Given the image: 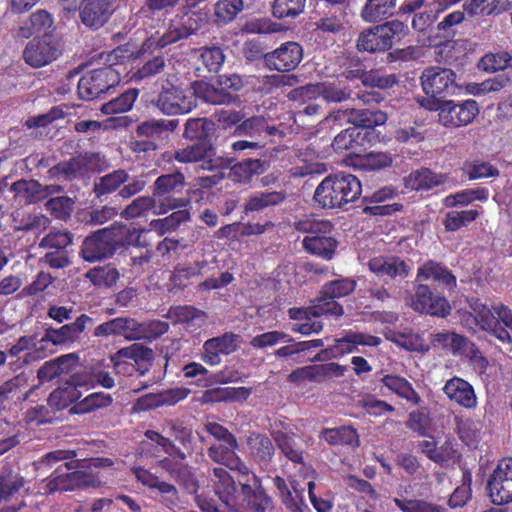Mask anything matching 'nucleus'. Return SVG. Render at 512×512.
<instances>
[{"label":"nucleus","mask_w":512,"mask_h":512,"mask_svg":"<svg viewBox=\"0 0 512 512\" xmlns=\"http://www.w3.org/2000/svg\"><path fill=\"white\" fill-rule=\"evenodd\" d=\"M24 484L25 480L19 473L4 466L0 471V502L9 500Z\"/></svg>","instance_id":"bf43d9fd"},{"label":"nucleus","mask_w":512,"mask_h":512,"mask_svg":"<svg viewBox=\"0 0 512 512\" xmlns=\"http://www.w3.org/2000/svg\"><path fill=\"white\" fill-rule=\"evenodd\" d=\"M127 233L126 225L114 222L88 235L82 242L79 254L90 263L111 258L119 248L125 246Z\"/></svg>","instance_id":"7ed1b4c3"},{"label":"nucleus","mask_w":512,"mask_h":512,"mask_svg":"<svg viewBox=\"0 0 512 512\" xmlns=\"http://www.w3.org/2000/svg\"><path fill=\"white\" fill-rule=\"evenodd\" d=\"M81 392L73 384H66L53 390L48 398V404L56 410H63L79 401Z\"/></svg>","instance_id":"13d9d810"},{"label":"nucleus","mask_w":512,"mask_h":512,"mask_svg":"<svg viewBox=\"0 0 512 512\" xmlns=\"http://www.w3.org/2000/svg\"><path fill=\"white\" fill-rule=\"evenodd\" d=\"M407 306L415 312L445 318L451 312V306L446 297L428 284L415 282L413 292L405 298Z\"/></svg>","instance_id":"9d476101"},{"label":"nucleus","mask_w":512,"mask_h":512,"mask_svg":"<svg viewBox=\"0 0 512 512\" xmlns=\"http://www.w3.org/2000/svg\"><path fill=\"white\" fill-rule=\"evenodd\" d=\"M246 444L251 460L261 469H269L276 451L272 440L266 434L252 431L246 436Z\"/></svg>","instance_id":"393cba45"},{"label":"nucleus","mask_w":512,"mask_h":512,"mask_svg":"<svg viewBox=\"0 0 512 512\" xmlns=\"http://www.w3.org/2000/svg\"><path fill=\"white\" fill-rule=\"evenodd\" d=\"M406 26L399 20H392L361 32L357 49L361 52H382L389 50L395 41L405 35Z\"/></svg>","instance_id":"1a4fd4ad"},{"label":"nucleus","mask_w":512,"mask_h":512,"mask_svg":"<svg viewBox=\"0 0 512 512\" xmlns=\"http://www.w3.org/2000/svg\"><path fill=\"white\" fill-rule=\"evenodd\" d=\"M244 9L243 0H218L214 5L215 22L225 25L236 19Z\"/></svg>","instance_id":"69168bd1"},{"label":"nucleus","mask_w":512,"mask_h":512,"mask_svg":"<svg viewBox=\"0 0 512 512\" xmlns=\"http://www.w3.org/2000/svg\"><path fill=\"white\" fill-rule=\"evenodd\" d=\"M443 392L451 401L466 409H473L477 406V397L473 386L460 377L454 376L449 379L443 387Z\"/></svg>","instance_id":"7c9ffc66"},{"label":"nucleus","mask_w":512,"mask_h":512,"mask_svg":"<svg viewBox=\"0 0 512 512\" xmlns=\"http://www.w3.org/2000/svg\"><path fill=\"white\" fill-rule=\"evenodd\" d=\"M397 0H366L361 10L365 22L376 23L394 15Z\"/></svg>","instance_id":"49530a36"},{"label":"nucleus","mask_w":512,"mask_h":512,"mask_svg":"<svg viewBox=\"0 0 512 512\" xmlns=\"http://www.w3.org/2000/svg\"><path fill=\"white\" fill-rule=\"evenodd\" d=\"M431 111H439V120L445 127H461L470 124L479 114V105L474 99L462 102L446 100L432 101Z\"/></svg>","instance_id":"9b49d317"},{"label":"nucleus","mask_w":512,"mask_h":512,"mask_svg":"<svg viewBox=\"0 0 512 512\" xmlns=\"http://www.w3.org/2000/svg\"><path fill=\"white\" fill-rule=\"evenodd\" d=\"M362 192L360 180L353 174L338 172L326 176L316 187L313 200L323 209H341L356 201Z\"/></svg>","instance_id":"f03ea898"},{"label":"nucleus","mask_w":512,"mask_h":512,"mask_svg":"<svg viewBox=\"0 0 512 512\" xmlns=\"http://www.w3.org/2000/svg\"><path fill=\"white\" fill-rule=\"evenodd\" d=\"M207 266V261H196L193 264L185 265L178 263L169 277V284L172 289L184 290L191 283L193 278L202 275V270Z\"/></svg>","instance_id":"4c0bfd02"},{"label":"nucleus","mask_w":512,"mask_h":512,"mask_svg":"<svg viewBox=\"0 0 512 512\" xmlns=\"http://www.w3.org/2000/svg\"><path fill=\"white\" fill-rule=\"evenodd\" d=\"M75 450H53L44 454L40 462L47 466H52L62 460H71L59 465L51 475L46 479V489L48 493L74 491L80 486V461H73L76 457Z\"/></svg>","instance_id":"423d86ee"},{"label":"nucleus","mask_w":512,"mask_h":512,"mask_svg":"<svg viewBox=\"0 0 512 512\" xmlns=\"http://www.w3.org/2000/svg\"><path fill=\"white\" fill-rule=\"evenodd\" d=\"M10 190L15 197L24 200L28 204L36 203L43 198L42 185L36 180H18L12 183Z\"/></svg>","instance_id":"e2e57ef3"},{"label":"nucleus","mask_w":512,"mask_h":512,"mask_svg":"<svg viewBox=\"0 0 512 512\" xmlns=\"http://www.w3.org/2000/svg\"><path fill=\"white\" fill-rule=\"evenodd\" d=\"M321 438L332 446L358 445L359 442L357 430L351 426L325 428L321 432Z\"/></svg>","instance_id":"4d7b16f0"},{"label":"nucleus","mask_w":512,"mask_h":512,"mask_svg":"<svg viewBox=\"0 0 512 512\" xmlns=\"http://www.w3.org/2000/svg\"><path fill=\"white\" fill-rule=\"evenodd\" d=\"M203 23L204 18L198 12L187 10L177 13L170 19L162 35H151L141 44L139 53H152L157 49H163L180 40L187 39L200 30Z\"/></svg>","instance_id":"39448f33"},{"label":"nucleus","mask_w":512,"mask_h":512,"mask_svg":"<svg viewBox=\"0 0 512 512\" xmlns=\"http://www.w3.org/2000/svg\"><path fill=\"white\" fill-rule=\"evenodd\" d=\"M169 435L174 441V450L169 457H164L157 462V467L165 471L170 478L185 488L196 487L194 475L190 467L185 463L188 456L194 452V437L192 430L182 424L172 423L169 427Z\"/></svg>","instance_id":"f257e3e1"},{"label":"nucleus","mask_w":512,"mask_h":512,"mask_svg":"<svg viewBox=\"0 0 512 512\" xmlns=\"http://www.w3.org/2000/svg\"><path fill=\"white\" fill-rule=\"evenodd\" d=\"M214 123L206 118H190L185 123L183 137L197 142H210Z\"/></svg>","instance_id":"5fc2aeb1"},{"label":"nucleus","mask_w":512,"mask_h":512,"mask_svg":"<svg viewBox=\"0 0 512 512\" xmlns=\"http://www.w3.org/2000/svg\"><path fill=\"white\" fill-rule=\"evenodd\" d=\"M85 276L95 286L111 287L116 284L120 274L114 265L106 264L90 269Z\"/></svg>","instance_id":"774afa93"},{"label":"nucleus","mask_w":512,"mask_h":512,"mask_svg":"<svg viewBox=\"0 0 512 512\" xmlns=\"http://www.w3.org/2000/svg\"><path fill=\"white\" fill-rule=\"evenodd\" d=\"M345 370L346 367L334 362L308 365L293 370L288 375L287 380L293 384H300L305 381L320 384L334 377L343 376Z\"/></svg>","instance_id":"6ab92c4d"},{"label":"nucleus","mask_w":512,"mask_h":512,"mask_svg":"<svg viewBox=\"0 0 512 512\" xmlns=\"http://www.w3.org/2000/svg\"><path fill=\"white\" fill-rule=\"evenodd\" d=\"M482 213L481 206L467 210H451L445 213L442 225L447 232H456L476 221Z\"/></svg>","instance_id":"a18cd8bd"},{"label":"nucleus","mask_w":512,"mask_h":512,"mask_svg":"<svg viewBox=\"0 0 512 512\" xmlns=\"http://www.w3.org/2000/svg\"><path fill=\"white\" fill-rule=\"evenodd\" d=\"M232 162V158L223 157L209 158L208 160H205L203 163L200 164V167L203 170L213 172V174L200 177V186L203 188H211L219 184L225 178L224 170L227 169Z\"/></svg>","instance_id":"de8ad7c7"},{"label":"nucleus","mask_w":512,"mask_h":512,"mask_svg":"<svg viewBox=\"0 0 512 512\" xmlns=\"http://www.w3.org/2000/svg\"><path fill=\"white\" fill-rule=\"evenodd\" d=\"M463 7L470 15H499L512 8V0H469Z\"/></svg>","instance_id":"09e8293b"},{"label":"nucleus","mask_w":512,"mask_h":512,"mask_svg":"<svg viewBox=\"0 0 512 512\" xmlns=\"http://www.w3.org/2000/svg\"><path fill=\"white\" fill-rule=\"evenodd\" d=\"M169 330V324L159 319L138 321L133 318L131 341L152 342Z\"/></svg>","instance_id":"f704fd0d"},{"label":"nucleus","mask_w":512,"mask_h":512,"mask_svg":"<svg viewBox=\"0 0 512 512\" xmlns=\"http://www.w3.org/2000/svg\"><path fill=\"white\" fill-rule=\"evenodd\" d=\"M87 165L86 157L79 154L49 168L48 175L51 179L72 181L86 170Z\"/></svg>","instance_id":"72a5a7b5"},{"label":"nucleus","mask_w":512,"mask_h":512,"mask_svg":"<svg viewBox=\"0 0 512 512\" xmlns=\"http://www.w3.org/2000/svg\"><path fill=\"white\" fill-rule=\"evenodd\" d=\"M129 180V174L124 169H117L100 177L94 184V193L97 198L111 194Z\"/></svg>","instance_id":"603ef678"},{"label":"nucleus","mask_w":512,"mask_h":512,"mask_svg":"<svg viewBox=\"0 0 512 512\" xmlns=\"http://www.w3.org/2000/svg\"><path fill=\"white\" fill-rule=\"evenodd\" d=\"M59 55V48L46 36L35 37L26 45L23 52L25 62L35 68L50 64L56 60Z\"/></svg>","instance_id":"4be33fe9"},{"label":"nucleus","mask_w":512,"mask_h":512,"mask_svg":"<svg viewBox=\"0 0 512 512\" xmlns=\"http://www.w3.org/2000/svg\"><path fill=\"white\" fill-rule=\"evenodd\" d=\"M186 207H177L176 211L164 218L153 219L150 222L151 230L162 236L168 232L176 230L182 223L190 220V212Z\"/></svg>","instance_id":"8fccbe9b"},{"label":"nucleus","mask_w":512,"mask_h":512,"mask_svg":"<svg viewBox=\"0 0 512 512\" xmlns=\"http://www.w3.org/2000/svg\"><path fill=\"white\" fill-rule=\"evenodd\" d=\"M212 151L211 142H196L190 146L178 149L174 153V158L181 163L199 162L208 160Z\"/></svg>","instance_id":"680f3d73"},{"label":"nucleus","mask_w":512,"mask_h":512,"mask_svg":"<svg viewBox=\"0 0 512 512\" xmlns=\"http://www.w3.org/2000/svg\"><path fill=\"white\" fill-rule=\"evenodd\" d=\"M302 246L311 255L324 260H331L338 247V241L334 236H305L302 240Z\"/></svg>","instance_id":"79ce46f5"},{"label":"nucleus","mask_w":512,"mask_h":512,"mask_svg":"<svg viewBox=\"0 0 512 512\" xmlns=\"http://www.w3.org/2000/svg\"><path fill=\"white\" fill-rule=\"evenodd\" d=\"M237 449L238 442L237 439H235V444L230 441L214 444L208 448L207 453L212 461L222 464L235 472L237 478H253L255 480L256 475L237 455Z\"/></svg>","instance_id":"a211bd4d"},{"label":"nucleus","mask_w":512,"mask_h":512,"mask_svg":"<svg viewBox=\"0 0 512 512\" xmlns=\"http://www.w3.org/2000/svg\"><path fill=\"white\" fill-rule=\"evenodd\" d=\"M156 197H138L129 204L124 210L123 214L126 217L136 218L141 216L147 211L152 210L154 214H165L169 210L176 209L177 207L190 206V199L182 198H167V203H160L157 205Z\"/></svg>","instance_id":"5701e85b"},{"label":"nucleus","mask_w":512,"mask_h":512,"mask_svg":"<svg viewBox=\"0 0 512 512\" xmlns=\"http://www.w3.org/2000/svg\"><path fill=\"white\" fill-rule=\"evenodd\" d=\"M115 11L109 0H82L79 17L84 26L96 30L103 27Z\"/></svg>","instance_id":"b1692460"},{"label":"nucleus","mask_w":512,"mask_h":512,"mask_svg":"<svg viewBox=\"0 0 512 512\" xmlns=\"http://www.w3.org/2000/svg\"><path fill=\"white\" fill-rule=\"evenodd\" d=\"M387 114L381 110L351 109L349 122L358 130L362 128V140L371 142L377 138L374 128L386 123Z\"/></svg>","instance_id":"bb28decb"},{"label":"nucleus","mask_w":512,"mask_h":512,"mask_svg":"<svg viewBox=\"0 0 512 512\" xmlns=\"http://www.w3.org/2000/svg\"><path fill=\"white\" fill-rule=\"evenodd\" d=\"M94 324V319L89 315L83 313L79 315L73 322L62 325L59 328H54L52 336L54 340L58 341L61 345L71 346L81 340V335L88 326Z\"/></svg>","instance_id":"473e14b6"},{"label":"nucleus","mask_w":512,"mask_h":512,"mask_svg":"<svg viewBox=\"0 0 512 512\" xmlns=\"http://www.w3.org/2000/svg\"><path fill=\"white\" fill-rule=\"evenodd\" d=\"M432 281L436 284V288L452 290L456 287V277L452 271L441 263L428 260L418 269L415 282Z\"/></svg>","instance_id":"cd10ccee"},{"label":"nucleus","mask_w":512,"mask_h":512,"mask_svg":"<svg viewBox=\"0 0 512 512\" xmlns=\"http://www.w3.org/2000/svg\"><path fill=\"white\" fill-rule=\"evenodd\" d=\"M273 485L283 504L290 512H306L308 507L304 499V489L299 487L298 482L292 481L291 487L286 480L280 476L273 478Z\"/></svg>","instance_id":"c85d7f7f"},{"label":"nucleus","mask_w":512,"mask_h":512,"mask_svg":"<svg viewBox=\"0 0 512 512\" xmlns=\"http://www.w3.org/2000/svg\"><path fill=\"white\" fill-rule=\"evenodd\" d=\"M319 97L327 103H342L352 98L353 91L341 81L319 82Z\"/></svg>","instance_id":"6e6d98bb"},{"label":"nucleus","mask_w":512,"mask_h":512,"mask_svg":"<svg viewBox=\"0 0 512 512\" xmlns=\"http://www.w3.org/2000/svg\"><path fill=\"white\" fill-rule=\"evenodd\" d=\"M215 493L230 512H237L239 505L240 492L236 486L234 478L229 472L221 467L213 469V478Z\"/></svg>","instance_id":"a878e982"},{"label":"nucleus","mask_w":512,"mask_h":512,"mask_svg":"<svg viewBox=\"0 0 512 512\" xmlns=\"http://www.w3.org/2000/svg\"><path fill=\"white\" fill-rule=\"evenodd\" d=\"M114 464L113 460L106 457H97L92 458L88 461L87 464H81L78 469L80 473V486L84 487H100L105 482L100 477L98 472H95L94 469L103 468V467H112Z\"/></svg>","instance_id":"37998d69"},{"label":"nucleus","mask_w":512,"mask_h":512,"mask_svg":"<svg viewBox=\"0 0 512 512\" xmlns=\"http://www.w3.org/2000/svg\"><path fill=\"white\" fill-rule=\"evenodd\" d=\"M459 1L460 0H435L429 5L428 10L426 9L424 12L414 15L412 19L413 29L419 32H426L431 29L438 15Z\"/></svg>","instance_id":"a19ab883"},{"label":"nucleus","mask_w":512,"mask_h":512,"mask_svg":"<svg viewBox=\"0 0 512 512\" xmlns=\"http://www.w3.org/2000/svg\"><path fill=\"white\" fill-rule=\"evenodd\" d=\"M480 327L502 343H511L512 310L503 304L484 307L477 316Z\"/></svg>","instance_id":"f8f14e48"},{"label":"nucleus","mask_w":512,"mask_h":512,"mask_svg":"<svg viewBox=\"0 0 512 512\" xmlns=\"http://www.w3.org/2000/svg\"><path fill=\"white\" fill-rule=\"evenodd\" d=\"M347 7L348 0H317L319 19L315 23L316 29L334 35L344 31L348 24Z\"/></svg>","instance_id":"ddd939ff"},{"label":"nucleus","mask_w":512,"mask_h":512,"mask_svg":"<svg viewBox=\"0 0 512 512\" xmlns=\"http://www.w3.org/2000/svg\"><path fill=\"white\" fill-rule=\"evenodd\" d=\"M382 383L399 397L418 405L421 401L420 396L414 390L411 383L404 377L388 374L381 379Z\"/></svg>","instance_id":"864d4df0"},{"label":"nucleus","mask_w":512,"mask_h":512,"mask_svg":"<svg viewBox=\"0 0 512 512\" xmlns=\"http://www.w3.org/2000/svg\"><path fill=\"white\" fill-rule=\"evenodd\" d=\"M112 402L113 398L110 394L94 392L71 406L70 412L72 414H86L98 409L106 408L110 406Z\"/></svg>","instance_id":"052dcab7"},{"label":"nucleus","mask_w":512,"mask_h":512,"mask_svg":"<svg viewBox=\"0 0 512 512\" xmlns=\"http://www.w3.org/2000/svg\"><path fill=\"white\" fill-rule=\"evenodd\" d=\"M30 392L27 377L24 373L18 374L0 385V407H4L8 401H24Z\"/></svg>","instance_id":"ea45409f"},{"label":"nucleus","mask_w":512,"mask_h":512,"mask_svg":"<svg viewBox=\"0 0 512 512\" xmlns=\"http://www.w3.org/2000/svg\"><path fill=\"white\" fill-rule=\"evenodd\" d=\"M123 47H117L105 56L108 65L86 72L78 81L77 91L82 100L90 101L107 93L120 83V72L114 65L123 58Z\"/></svg>","instance_id":"20e7f679"},{"label":"nucleus","mask_w":512,"mask_h":512,"mask_svg":"<svg viewBox=\"0 0 512 512\" xmlns=\"http://www.w3.org/2000/svg\"><path fill=\"white\" fill-rule=\"evenodd\" d=\"M52 25L53 19L50 13L46 10H37L30 15L28 21L19 27L17 36L22 39H28L34 35H45Z\"/></svg>","instance_id":"c03bdc74"},{"label":"nucleus","mask_w":512,"mask_h":512,"mask_svg":"<svg viewBox=\"0 0 512 512\" xmlns=\"http://www.w3.org/2000/svg\"><path fill=\"white\" fill-rule=\"evenodd\" d=\"M431 343L434 347H440L457 356L465 353L469 340L455 332H440L433 336Z\"/></svg>","instance_id":"3c124183"},{"label":"nucleus","mask_w":512,"mask_h":512,"mask_svg":"<svg viewBox=\"0 0 512 512\" xmlns=\"http://www.w3.org/2000/svg\"><path fill=\"white\" fill-rule=\"evenodd\" d=\"M397 155L389 151L370 152L358 156V165L366 171H380L393 165Z\"/></svg>","instance_id":"0e129e2a"},{"label":"nucleus","mask_w":512,"mask_h":512,"mask_svg":"<svg viewBox=\"0 0 512 512\" xmlns=\"http://www.w3.org/2000/svg\"><path fill=\"white\" fill-rule=\"evenodd\" d=\"M335 342L334 346L322 349L314 360L324 361L345 353H351L356 345L378 346L381 343V338L362 332H350L343 338L336 339Z\"/></svg>","instance_id":"412c9836"},{"label":"nucleus","mask_w":512,"mask_h":512,"mask_svg":"<svg viewBox=\"0 0 512 512\" xmlns=\"http://www.w3.org/2000/svg\"><path fill=\"white\" fill-rule=\"evenodd\" d=\"M420 80L423 91L427 95L420 104L428 110L432 101L443 103L444 99L453 95L457 89L456 74L448 68L428 67L422 72Z\"/></svg>","instance_id":"6e6552de"},{"label":"nucleus","mask_w":512,"mask_h":512,"mask_svg":"<svg viewBox=\"0 0 512 512\" xmlns=\"http://www.w3.org/2000/svg\"><path fill=\"white\" fill-rule=\"evenodd\" d=\"M193 96L212 105H229L238 100L236 94L223 91L220 86L208 83L203 80L193 82Z\"/></svg>","instance_id":"2f4dec72"},{"label":"nucleus","mask_w":512,"mask_h":512,"mask_svg":"<svg viewBox=\"0 0 512 512\" xmlns=\"http://www.w3.org/2000/svg\"><path fill=\"white\" fill-rule=\"evenodd\" d=\"M486 489L494 505L512 502V458H503L498 462L488 477Z\"/></svg>","instance_id":"4468645a"},{"label":"nucleus","mask_w":512,"mask_h":512,"mask_svg":"<svg viewBox=\"0 0 512 512\" xmlns=\"http://www.w3.org/2000/svg\"><path fill=\"white\" fill-rule=\"evenodd\" d=\"M238 482L241 491L237 512H240L241 508H247L251 512H267L273 509L271 498L260 485H256L257 478H238Z\"/></svg>","instance_id":"aec40b11"},{"label":"nucleus","mask_w":512,"mask_h":512,"mask_svg":"<svg viewBox=\"0 0 512 512\" xmlns=\"http://www.w3.org/2000/svg\"><path fill=\"white\" fill-rule=\"evenodd\" d=\"M197 105L193 92L174 85L163 86L156 106L166 115L187 114Z\"/></svg>","instance_id":"2eb2a0df"},{"label":"nucleus","mask_w":512,"mask_h":512,"mask_svg":"<svg viewBox=\"0 0 512 512\" xmlns=\"http://www.w3.org/2000/svg\"><path fill=\"white\" fill-rule=\"evenodd\" d=\"M368 267L379 278L388 277L394 279L398 276L405 278L410 271L407 263L396 256L373 257L369 260Z\"/></svg>","instance_id":"c756f323"},{"label":"nucleus","mask_w":512,"mask_h":512,"mask_svg":"<svg viewBox=\"0 0 512 512\" xmlns=\"http://www.w3.org/2000/svg\"><path fill=\"white\" fill-rule=\"evenodd\" d=\"M268 167L266 161L248 158L241 162L231 164L228 177L238 183H248L256 175L263 174Z\"/></svg>","instance_id":"c9c22d12"},{"label":"nucleus","mask_w":512,"mask_h":512,"mask_svg":"<svg viewBox=\"0 0 512 512\" xmlns=\"http://www.w3.org/2000/svg\"><path fill=\"white\" fill-rule=\"evenodd\" d=\"M357 282L350 278H339L326 282L318 296L317 303L324 305L328 316L340 317L344 313L343 306L337 302V299L350 295L356 288Z\"/></svg>","instance_id":"f3484780"},{"label":"nucleus","mask_w":512,"mask_h":512,"mask_svg":"<svg viewBox=\"0 0 512 512\" xmlns=\"http://www.w3.org/2000/svg\"><path fill=\"white\" fill-rule=\"evenodd\" d=\"M185 186V177L179 172H173L159 176L153 184V196L160 203H167V198H172L170 194L181 192Z\"/></svg>","instance_id":"e433bc0d"},{"label":"nucleus","mask_w":512,"mask_h":512,"mask_svg":"<svg viewBox=\"0 0 512 512\" xmlns=\"http://www.w3.org/2000/svg\"><path fill=\"white\" fill-rule=\"evenodd\" d=\"M445 176L437 174L429 168L422 167L409 174L405 178V186L414 191H429L434 187L444 184Z\"/></svg>","instance_id":"58836bf2"},{"label":"nucleus","mask_w":512,"mask_h":512,"mask_svg":"<svg viewBox=\"0 0 512 512\" xmlns=\"http://www.w3.org/2000/svg\"><path fill=\"white\" fill-rule=\"evenodd\" d=\"M302 45L295 41L282 43L265 55V67L270 71L288 73L295 70L303 60Z\"/></svg>","instance_id":"dca6fc26"},{"label":"nucleus","mask_w":512,"mask_h":512,"mask_svg":"<svg viewBox=\"0 0 512 512\" xmlns=\"http://www.w3.org/2000/svg\"><path fill=\"white\" fill-rule=\"evenodd\" d=\"M297 81L298 78L295 75H264L261 79L258 80V84L255 86V91L261 95H269L274 93L279 88L292 86Z\"/></svg>","instance_id":"338daca9"},{"label":"nucleus","mask_w":512,"mask_h":512,"mask_svg":"<svg viewBox=\"0 0 512 512\" xmlns=\"http://www.w3.org/2000/svg\"><path fill=\"white\" fill-rule=\"evenodd\" d=\"M155 354L152 348L140 343L122 347L109 359L117 375L142 377L152 368Z\"/></svg>","instance_id":"0eeeda50"}]
</instances>
